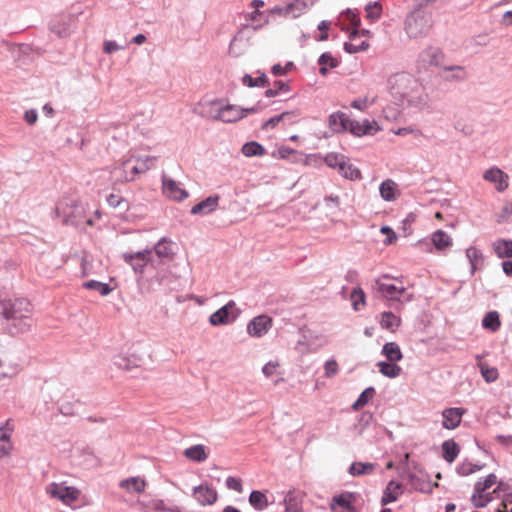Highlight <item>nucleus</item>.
<instances>
[{
	"label": "nucleus",
	"mask_w": 512,
	"mask_h": 512,
	"mask_svg": "<svg viewBox=\"0 0 512 512\" xmlns=\"http://www.w3.org/2000/svg\"><path fill=\"white\" fill-rule=\"evenodd\" d=\"M249 503L257 511L265 510L269 504L266 495L259 490H253L250 493Z\"/></svg>",
	"instance_id": "2f4dec72"
},
{
	"label": "nucleus",
	"mask_w": 512,
	"mask_h": 512,
	"mask_svg": "<svg viewBox=\"0 0 512 512\" xmlns=\"http://www.w3.org/2000/svg\"><path fill=\"white\" fill-rule=\"evenodd\" d=\"M154 508L158 511H166V512H182V510L178 506H167L163 500H159L154 504Z\"/></svg>",
	"instance_id": "774afa93"
},
{
	"label": "nucleus",
	"mask_w": 512,
	"mask_h": 512,
	"mask_svg": "<svg viewBox=\"0 0 512 512\" xmlns=\"http://www.w3.org/2000/svg\"><path fill=\"white\" fill-rule=\"evenodd\" d=\"M481 375L487 383L495 382L499 376L496 368L482 367Z\"/></svg>",
	"instance_id": "bf43d9fd"
},
{
	"label": "nucleus",
	"mask_w": 512,
	"mask_h": 512,
	"mask_svg": "<svg viewBox=\"0 0 512 512\" xmlns=\"http://www.w3.org/2000/svg\"><path fill=\"white\" fill-rule=\"evenodd\" d=\"M122 258L135 273L142 274L148 263L152 261V250L144 249L134 253H123Z\"/></svg>",
	"instance_id": "1a4fd4ad"
},
{
	"label": "nucleus",
	"mask_w": 512,
	"mask_h": 512,
	"mask_svg": "<svg viewBox=\"0 0 512 512\" xmlns=\"http://www.w3.org/2000/svg\"><path fill=\"white\" fill-rule=\"evenodd\" d=\"M134 159L135 155H132L127 160L123 161L121 166L115 167L110 171V174L115 179L116 183L133 181L135 176L141 173L139 165Z\"/></svg>",
	"instance_id": "6e6552de"
},
{
	"label": "nucleus",
	"mask_w": 512,
	"mask_h": 512,
	"mask_svg": "<svg viewBox=\"0 0 512 512\" xmlns=\"http://www.w3.org/2000/svg\"><path fill=\"white\" fill-rule=\"evenodd\" d=\"M441 447L444 460L448 463L454 462L460 452L459 445L453 439H449L444 441Z\"/></svg>",
	"instance_id": "cd10ccee"
},
{
	"label": "nucleus",
	"mask_w": 512,
	"mask_h": 512,
	"mask_svg": "<svg viewBox=\"0 0 512 512\" xmlns=\"http://www.w3.org/2000/svg\"><path fill=\"white\" fill-rule=\"evenodd\" d=\"M482 469L481 465L473 464L470 462H463L457 467V473L461 476L471 475Z\"/></svg>",
	"instance_id": "864d4df0"
},
{
	"label": "nucleus",
	"mask_w": 512,
	"mask_h": 512,
	"mask_svg": "<svg viewBox=\"0 0 512 512\" xmlns=\"http://www.w3.org/2000/svg\"><path fill=\"white\" fill-rule=\"evenodd\" d=\"M338 171L346 179L352 181L361 179L360 170L351 163H349V161L346 158L344 159V162H342V165L340 166Z\"/></svg>",
	"instance_id": "c9c22d12"
},
{
	"label": "nucleus",
	"mask_w": 512,
	"mask_h": 512,
	"mask_svg": "<svg viewBox=\"0 0 512 512\" xmlns=\"http://www.w3.org/2000/svg\"><path fill=\"white\" fill-rule=\"evenodd\" d=\"M329 127L335 133H342L349 131L356 137L362 136H373L375 135L381 128L375 120L364 119L362 123L356 120H352L349 116L341 111H337L332 113L329 116Z\"/></svg>",
	"instance_id": "f03ea898"
},
{
	"label": "nucleus",
	"mask_w": 512,
	"mask_h": 512,
	"mask_svg": "<svg viewBox=\"0 0 512 512\" xmlns=\"http://www.w3.org/2000/svg\"><path fill=\"white\" fill-rule=\"evenodd\" d=\"M193 495L201 506L212 505L217 501L218 495L214 488L199 485L193 488Z\"/></svg>",
	"instance_id": "dca6fc26"
},
{
	"label": "nucleus",
	"mask_w": 512,
	"mask_h": 512,
	"mask_svg": "<svg viewBox=\"0 0 512 512\" xmlns=\"http://www.w3.org/2000/svg\"><path fill=\"white\" fill-rule=\"evenodd\" d=\"M430 29V20L421 10H414L405 20V31L410 38L425 36Z\"/></svg>",
	"instance_id": "39448f33"
},
{
	"label": "nucleus",
	"mask_w": 512,
	"mask_h": 512,
	"mask_svg": "<svg viewBox=\"0 0 512 512\" xmlns=\"http://www.w3.org/2000/svg\"><path fill=\"white\" fill-rule=\"evenodd\" d=\"M346 157L342 154L338 153H328L326 157L324 158V162L326 165L330 168H337L339 169L342 165V162H344V159Z\"/></svg>",
	"instance_id": "603ef678"
},
{
	"label": "nucleus",
	"mask_w": 512,
	"mask_h": 512,
	"mask_svg": "<svg viewBox=\"0 0 512 512\" xmlns=\"http://www.w3.org/2000/svg\"><path fill=\"white\" fill-rule=\"evenodd\" d=\"M240 313L241 311L236 307V303L233 300H230L210 315L209 323L212 326L227 325L234 322Z\"/></svg>",
	"instance_id": "0eeeda50"
},
{
	"label": "nucleus",
	"mask_w": 512,
	"mask_h": 512,
	"mask_svg": "<svg viewBox=\"0 0 512 512\" xmlns=\"http://www.w3.org/2000/svg\"><path fill=\"white\" fill-rule=\"evenodd\" d=\"M226 486L228 489L234 490L238 493H241L243 490V485L240 479L235 478L233 476H229L226 479Z\"/></svg>",
	"instance_id": "680f3d73"
},
{
	"label": "nucleus",
	"mask_w": 512,
	"mask_h": 512,
	"mask_svg": "<svg viewBox=\"0 0 512 512\" xmlns=\"http://www.w3.org/2000/svg\"><path fill=\"white\" fill-rule=\"evenodd\" d=\"M454 128L465 136H469L473 133V126L463 120H457L454 124Z\"/></svg>",
	"instance_id": "052dcab7"
},
{
	"label": "nucleus",
	"mask_w": 512,
	"mask_h": 512,
	"mask_svg": "<svg viewBox=\"0 0 512 512\" xmlns=\"http://www.w3.org/2000/svg\"><path fill=\"white\" fill-rule=\"evenodd\" d=\"M290 115L291 114H289V113H281L279 115L273 116V117L269 118L268 120H266L262 124L261 128L263 130L273 129L276 127L277 124L282 122V120H285V118H287Z\"/></svg>",
	"instance_id": "4d7b16f0"
},
{
	"label": "nucleus",
	"mask_w": 512,
	"mask_h": 512,
	"mask_svg": "<svg viewBox=\"0 0 512 512\" xmlns=\"http://www.w3.org/2000/svg\"><path fill=\"white\" fill-rule=\"evenodd\" d=\"M409 106L424 109L428 107V94L424 92L423 87L417 93H412L411 96L405 99Z\"/></svg>",
	"instance_id": "7c9ffc66"
},
{
	"label": "nucleus",
	"mask_w": 512,
	"mask_h": 512,
	"mask_svg": "<svg viewBox=\"0 0 512 512\" xmlns=\"http://www.w3.org/2000/svg\"><path fill=\"white\" fill-rule=\"evenodd\" d=\"M241 151L246 157L262 156L265 154V148L263 145L256 141L245 143L242 146Z\"/></svg>",
	"instance_id": "ea45409f"
},
{
	"label": "nucleus",
	"mask_w": 512,
	"mask_h": 512,
	"mask_svg": "<svg viewBox=\"0 0 512 512\" xmlns=\"http://www.w3.org/2000/svg\"><path fill=\"white\" fill-rule=\"evenodd\" d=\"M396 184L394 181L387 179L379 186L380 196L385 201H392L395 199Z\"/></svg>",
	"instance_id": "79ce46f5"
},
{
	"label": "nucleus",
	"mask_w": 512,
	"mask_h": 512,
	"mask_svg": "<svg viewBox=\"0 0 512 512\" xmlns=\"http://www.w3.org/2000/svg\"><path fill=\"white\" fill-rule=\"evenodd\" d=\"M115 365H117L120 369L131 370L135 364H132L131 359L124 356H117L114 360Z\"/></svg>",
	"instance_id": "e2e57ef3"
},
{
	"label": "nucleus",
	"mask_w": 512,
	"mask_h": 512,
	"mask_svg": "<svg viewBox=\"0 0 512 512\" xmlns=\"http://www.w3.org/2000/svg\"><path fill=\"white\" fill-rule=\"evenodd\" d=\"M352 25V27L359 28L361 26L360 12L357 9L347 8L341 13Z\"/></svg>",
	"instance_id": "3c124183"
},
{
	"label": "nucleus",
	"mask_w": 512,
	"mask_h": 512,
	"mask_svg": "<svg viewBox=\"0 0 512 512\" xmlns=\"http://www.w3.org/2000/svg\"><path fill=\"white\" fill-rule=\"evenodd\" d=\"M183 455L187 459L198 463L205 461L208 457L205 446L202 444H196L186 448L183 452Z\"/></svg>",
	"instance_id": "a878e982"
},
{
	"label": "nucleus",
	"mask_w": 512,
	"mask_h": 512,
	"mask_svg": "<svg viewBox=\"0 0 512 512\" xmlns=\"http://www.w3.org/2000/svg\"><path fill=\"white\" fill-rule=\"evenodd\" d=\"M336 506L344 509H352V494L342 493L332 498L330 508L333 512H336Z\"/></svg>",
	"instance_id": "4c0bfd02"
},
{
	"label": "nucleus",
	"mask_w": 512,
	"mask_h": 512,
	"mask_svg": "<svg viewBox=\"0 0 512 512\" xmlns=\"http://www.w3.org/2000/svg\"><path fill=\"white\" fill-rule=\"evenodd\" d=\"M466 257L471 266L470 273L473 275L477 269L476 261L483 257L482 252L479 249L471 246L466 249Z\"/></svg>",
	"instance_id": "09e8293b"
},
{
	"label": "nucleus",
	"mask_w": 512,
	"mask_h": 512,
	"mask_svg": "<svg viewBox=\"0 0 512 512\" xmlns=\"http://www.w3.org/2000/svg\"><path fill=\"white\" fill-rule=\"evenodd\" d=\"M380 231L382 234H386L387 236L384 240V244L389 245L396 241L397 235L391 227L383 226Z\"/></svg>",
	"instance_id": "69168bd1"
},
{
	"label": "nucleus",
	"mask_w": 512,
	"mask_h": 512,
	"mask_svg": "<svg viewBox=\"0 0 512 512\" xmlns=\"http://www.w3.org/2000/svg\"><path fill=\"white\" fill-rule=\"evenodd\" d=\"M250 24L243 25L236 35L232 38L229 44L228 52L233 57H239L244 54L248 47V40L251 35H246V31L249 30Z\"/></svg>",
	"instance_id": "9d476101"
},
{
	"label": "nucleus",
	"mask_w": 512,
	"mask_h": 512,
	"mask_svg": "<svg viewBox=\"0 0 512 512\" xmlns=\"http://www.w3.org/2000/svg\"><path fill=\"white\" fill-rule=\"evenodd\" d=\"M290 91V86L282 80H276L272 88L265 91V96L272 98L280 95L281 93H287Z\"/></svg>",
	"instance_id": "49530a36"
},
{
	"label": "nucleus",
	"mask_w": 512,
	"mask_h": 512,
	"mask_svg": "<svg viewBox=\"0 0 512 512\" xmlns=\"http://www.w3.org/2000/svg\"><path fill=\"white\" fill-rule=\"evenodd\" d=\"M318 64L320 66H329L330 68H336L339 65V61L335 59L330 52H324L318 58Z\"/></svg>",
	"instance_id": "13d9d810"
},
{
	"label": "nucleus",
	"mask_w": 512,
	"mask_h": 512,
	"mask_svg": "<svg viewBox=\"0 0 512 512\" xmlns=\"http://www.w3.org/2000/svg\"><path fill=\"white\" fill-rule=\"evenodd\" d=\"M162 185H163V192L169 198H171L175 201H178V202L183 201L189 196V193L185 189L180 188L178 186V184L176 183V181H174L172 179L163 178Z\"/></svg>",
	"instance_id": "6ab92c4d"
},
{
	"label": "nucleus",
	"mask_w": 512,
	"mask_h": 512,
	"mask_svg": "<svg viewBox=\"0 0 512 512\" xmlns=\"http://www.w3.org/2000/svg\"><path fill=\"white\" fill-rule=\"evenodd\" d=\"M431 240L437 250H443L452 245L451 237L440 229L432 234Z\"/></svg>",
	"instance_id": "473e14b6"
},
{
	"label": "nucleus",
	"mask_w": 512,
	"mask_h": 512,
	"mask_svg": "<svg viewBox=\"0 0 512 512\" xmlns=\"http://www.w3.org/2000/svg\"><path fill=\"white\" fill-rule=\"evenodd\" d=\"M403 489L404 486L402 483L397 482L395 480H390L387 483L385 489L383 490L381 504L385 506L395 502L399 498V496L402 495Z\"/></svg>",
	"instance_id": "a211bd4d"
},
{
	"label": "nucleus",
	"mask_w": 512,
	"mask_h": 512,
	"mask_svg": "<svg viewBox=\"0 0 512 512\" xmlns=\"http://www.w3.org/2000/svg\"><path fill=\"white\" fill-rule=\"evenodd\" d=\"M391 278L389 275H383L381 279L376 280L375 287L384 298L390 301H401V297L397 296V286L383 281V279Z\"/></svg>",
	"instance_id": "412c9836"
},
{
	"label": "nucleus",
	"mask_w": 512,
	"mask_h": 512,
	"mask_svg": "<svg viewBox=\"0 0 512 512\" xmlns=\"http://www.w3.org/2000/svg\"><path fill=\"white\" fill-rule=\"evenodd\" d=\"M483 178L486 181L495 183L496 184V190L498 192L505 191L508 188V186H509V182H508L509 177H508V175L506 173H504L501 169L497 168V167H492V168L486 170L484 175H483Z\"/></svg>",
	"instance_id": "2eb2a0df"
},
{
	"label": "nucleus",
	"mask_w": 512,
	"mask_h": 512,
	"mask_svg": "<svg viewBox=\"0 0 512 512\" xmlns=\"http://www.w3.org/2000/svg\"><path fill=\"white\" fill-rule=\"evenodd\" d=\"M325 375L327 377H333L338 372V364L336 360L330 359L325 363Z\"/></svg>",
	"instance_id": "0e129e2a"
},
{
	"label": "nucleus",
	"mask_w": 512,
	"mask_h": 512,
	"mask_svg": "<svg viewBox=\"0 0 512 512\" xmlns=\"http://www.w3.org/2000/svg\"><path fill=\"white\" fill-rule=\"evenodd\" d=\"M73 16H56L49 23V29L60 38H65L72 31Z\"/></svg>",
	"instance_id": "f8f14e48"
},
{
	"label": "nucleus",
	"mask_w": 512,
	"mask_h": 512,
	"mask_svg": "<svg viewBox=\"0 0 512 512\" xmlns=\"http://www.w3.org/2000/svg\"><path fill=\"white\" fill-rule=\"evenodd\" d=\"M119 486L130 493H141L145 489L146 482L140 477H130L121 480Z\"/></svg>",
	"instance_id": "bb28decb"
},
{
	"label": "nucleus",
	"mask_w": 512,
	"mask_h": 512,
	"mask_svg": "<svg viewBox=\"0 0 512 512\" xmlns=\"http://www.w3.org/2000/svg\"><path fill=\"white\" fill-rule=\"evenodd\" d=\"M374 394H375V388L372 386L367 387L360 393L357 400L352 404V408L354 410H358V409L364 407L373 398Z\"/></svg>",
	"instance_id": "37998d69"
},
{
	"label": "nucleus",
	"mask_w": 512,
	"mask_h": 512,
	"mask_svg": "<svg viewBox=\"0 0 512 512\" xmlns=\"http://www.w3.org/2000/svg\"><path fill=\"white\" fill-rule=\"evenodd\" d=\"M377 366L380 373L388 378H396L401 372V367L396 362L380 361L377 363Z\"/></svg>",
	"instance_id": "72a5a7b5"
},
{
	"label": "nucleus",
	"mask_w": 512,
	"mask_h": 512,
	"mask_svg": "<svg viewBox=\"0 0 512 512\" xmlns=\"http://www.w3.org/2000/svg\"><path fill=\"white\" fill-rule=\"evenodd\" d=\"M364 10L366 12V19L374 23L381 18L382 4L380 1L369 2L365 5Z\"/></svg>",
	"instance_id": "e433bc0d"
},
{
	"label": "nucleus",
	"mask_w": 512,
	"mask_h": 512,
	"mask_svg": "<svg viewBox=\"0 0 512 512\" xmlns=\"http://www.w3.org/2000/svg\"><path fill=\"white\" fill-rule=\"evenodd\" d=\"M376 467H377L376 463L353 462L348 469V473L353 477L370 475L374 472Z\"/></svg>",
	"instance_id": "393cba45"
},
{
	"label": "nucleus",
	"mask_w": 512,
	"mask_h": 512,
	"mask_svg": "<svg viewBox=\"0 0 512 512\" xmlns=\"http://www.w3.org/2000/svg\"><path fill=\"white\" fill-rule=\"evenodd\" d=\"M352 306L355 311H359L360 305L365 304V293L360 287H355L351 292Z\"/></svg>",
	"instance_id": "8fccbe9b"
},
{
	"label": "nucleus",
	"mask_w": 512,
	"mask_h": 512,
	"mask_svg": "<svg viewBox=\"0 0 512 512\" xmlns=\"http://www.w3.org/2000/svg\"><path fill=\"white\" fill-rule=\"evenodd\" d=\"M120 49H123V46H119L114 40H107L103 43V51L105 54H112Z\"/></svg>",
	"instance_id": "338daca9"
},
{
	"label": "nucleus",
	"mask_w": 512,
	"mask_h": 512,
	"mask_svg": "<svg viewBox=\"0 0 512 512\" xmlns=\"http://www.w3.org/2000/svg\"><path fill=\"white\" fill-rule=\"evenodd\" d=\"M285 512H303L302 496L296 491H288L284 497Z\"/></svg>",
	"instance_id": "b1692460"
},
{
	"label": "nucleus",
	"mask_w": 512,
	"mask_h": 512,
	"mask_svg": "<svg viewBox=\"0 0 512 512\" xmlns=\"http://www.w3.org/2000/svg\"><path fill=\"white\" fill-rule=\"evenodd\" d=\"M243 118L244 113L241 111V107L233 104H227L220 107L217 114L214 116L215 120H219L224 123H234Z\"/></svg>",
	"instance_id": "ddd939ff"
},
{
	"label": "nucleus",
	"mask_w": 512,
	"mask_h": 512,
	"mask_svg": "<svg viewBox=\"0 0 512 512\" xmlns=\"http://www.w3.org/2000/svg\"><path fill=\"white\" fill-rule=\"evenodd\" d=\"M379 325L384 330L395 332L401 325V318L391 311H384L380 314Z\"/></svg>",
	"instance_id": "4be33fe9"
},
{
	"label": "nucleus",
	"mask_w": 512,
	"mask_h": 512,
	"mask_svg": "<svg viewBox=\"0 0 512 512\" xmlns=\"http://www.w3.org/2000/svg\"><path fill=\"white\" fill-rule=\"evenodd\" d=\"M381 353L388 359L390 362H398L402 360L403 354L401 352L400 346L395 342H387L384 344Z\"/></svg>",
	"instance_id": "c85d7f7f"
},
{
	"label": "nucleus",
	"mask_w": 512,
	"mask_h": 512,
	"mask_svg": "<svg viewBox=\"0 0 512 512\" xmlns=\"http://www.w3.org/2000/svg\"><path fill=\"white\" fill-rule=\"evenodd\" d=\"M0 316L4 330L12 336L30 331L34 324L31 303L25 298L0 300Z\"/></svg>",
	"instance_id": "f257e3e1"
},
{
	"label": "nucleus",
	"mask_w": 512,
	"mask_h": 512,
	"mask_svg": "<svg viewBox=\"0 0 512 512\" xmlns=\"http://www.w3.org/2000/svg\"><path fill=\"white\" fill-rule=\"evenodd\" d=\"M259 74V77L253 78L250 74H244L241 81L242 84L253 88V87H267L269 85V81L267 78V75L264 72H261L260 70L257 71Z\"/></svg>",
	"instance_id": "c756f323"
},
{
	"label": "nucleus",
	"mask_w": 512,
	"mask_h": 512,
	"mask_svg": "<svg viewBox=\"0 0 512 512\" xmlns=\"http://www.w3.org/2000/svg\"><path fill=\"white\" fill-rule=\"evenodd\" d=\"M170 244L171 242L166 237H163L155 244L153 249H151L152 253L155 252V254L161 259L168 258L173 254Z\"/></svg>",
	"instance_id": "a19ab883"
},
{
	"label": "nucleus",
	"mask_w": 512,
	"mask_h": 512,
	"mask_svg": "<svg viewBox=\"0 0 512 512\" xmlns=\"http://www.w3.org/2000/svg\"><path fill=\"white\" fill-rule=\"evenodd\" d=\"M492 248L498 258H512V240L497 239L492 243Z\"/></svg>",
	"instance_id": "5701e85b"
},
{
	"label": "nucleus",
	"mask_w": 512,
	"mask_h": 512,
	"mask_svg": "<svg viewBox=\"0 0 512 512\" xmlns=\"http://www.w3.org/2000/svg\"><path fill=\"white\" fill-rule=\"evenodd\" d=\"M421 83L409 73L401 72L391 76L388 79V87L393 95H398L405 100L412 93L421 90Z\"/></svg>",
	"instance_id": "20e7f679"
},
{
	"label": "nucleus",
	"mask_w": 512,
	"mask_h": 512,
	"mask_svg": "<svg viewBox=\"0 0 512 512\" xmlns=\"http://www.w3.org/2000/svg\"><path fill=\"white\" fill-rule=\"evenodd\" d=\"M409 454H405L404 461L401 462L398 468L399 477L406 482L410 487V491H417L424 494H431L433 488L438 486V483H432L427 473L423 471L420 465L412 462V471L408 465Z\"/></svg>",
	"instance_id": "7ed1b4c3"
},
{
	"label": "nucleus",
	"mask_w": 512,
	"mask_h": 512,
	"mask_svg": "<svg viewBox=\"0 0 512 512\" xmlns=\"http://www.w3.org/2000/svg\"><path fill=\"white\" fill-rule=\"evenodd\" d=\"M220 196L217 194L210 195L206 199L200 201L191 208L192 215H208L214 212L219 205Z\"/></svg>",
	"instance_id": "f3484780"
},
{
	"label": "nucleus",
	"mask_w": 512,
	"mask_h": 512,
	"mask_svg": "<svg viewBox=\"0 0 512 512\" xmlns=\"http://www.w3.org/2000/svg\"><path fill=\"white\" fill-rule=\"evenodd\" d=\"M272 327V318L267 315L254 317L247 325V333L256 338L264 336Z\"/></svg>",
	"instance_id": "9b49d317"
},
{
	"label": "nucleus",
	"mask_w": 512,
	"mask_h": 512,
	"mask_svg": "<svg viewBox=\"0 0 512 512\" xmlns=\"http://www.w3.org/2000/svg\"><path fill=\"white\" fill-rule=\"evenodd\" d=\"M83 287L88 290H95L102 296L108 295L112 288L107 283H103L97 280H89L83 283Z\"/></svg>",
	"instance_id": "c03bdc74"
},
{
	"label": "nucleus",
	"mask_w": 512,
	"mask_h": 512,
	"mask_svg": "<svg viewBox=\"0 0 512 512\" xmlns=\"http://www.w3.org/2000/svg\"><path fill=\"white\" fill-rule=\"evenodd\" d=\"M46 493L52 498L61 501L65 505L76 502L80 496V490L74 486H66L64 483L52 482L46 486Z\"/></svg>",
	"instance_id": "423d86ee"
},
{
	"label": "nucleus",
	"mask_w": 512,
	"mask_h": 512,
	"mask_svg": "<svg viewBox=\"0 0 512 512\" xmlns=\"http://www.w3.org/2000/svg\"><path fill=\"white\" fill-rule=\"evenodd\" d=\"M465 412V409L459 407H450L444 409L442 412V426L448 430L456 429L460 425L462 416L465 414Z\"/></svg>",
	"instance_id": "4468645a"
},
{
	"label": "nucleus",
	"mask_w": 512,
	"mask_h": 512,
	"mask_svg": "<svg viewBox=\"0 0 512 512\" xmlns=\"http://www.w3.org/2000/svg\"><path fill=\"white\" fill-rule=\"evenodd\" d=\"M497 481V477L494 473L489 474L486 476V478L482 481L479 480L474 485V490L476 493H484L487 489L491 488L492 485H494Z\"/></svg>",
	"instance_id": "de8ad7c7"
},
{
	"label": "nucleus",
	"mask_w": 512,
	"mask_h": 512,
	"mask_svg": "<svg viewBox=\"0 0 512 512\" xmlns=\"http://www.w3.org/2000/svg\"><path fill=\"white\" fill-rule=\"evenodd\" d=\"M490 501L491 497L489 496V494L485 495L484 493H476L475 490L471 496V502L473 506L476 508H484Z\"/></svg>",
	"instance_id": "5fc2aeb1"
},
{
	"label": "nucleus",
	"mask_w": 512,
	"mask_h": 512,
	"mask_svg": "<svg viewBox=\"0 0 512 512\" xmlns=\"http://www.w3.org/2000/svg\"><path fill=\"white\" fill-rule=\"evenodd\" d=\"M305 7L306 3L304 0H295L294 2L286 6V10H289V14H291L292 17L295 18L302 13Z\"/></svg>",
	"instance_id": "6e6d98bb"
},
{
	"label": "nucleus",
	"mask_w": 512,
	"mask_h": 512,
	"mask_svg": "<svg viewBox=\"0 0 512 512\" xmlns=\"http://www.w3.org/2000/svg\"><path fill=\"white\" fill-rule=\"evenodd\" d=\"M482 326L491 332H496L501 326L500 316L497 311H489L482 320Z\"/></svg>",
	"instance_id": "f704fd0d"
},
{
	"label": "nucleus",
	"mask_w": 512,
	"mask_h": 512,
	"mask_svg": "<svg viewBox=\"0 0 512 512\" xmlns=\"http://www.w3.org/2000/svg\"><path fill=\"white\" fill-rule=\"evenodd\" d=\"M106 202L111 208H119L121 213L129 210V201L118 194H109L106 196Z\"/></svg>",
	"instance_id": "58836bf2"
},
{
	"label": "nucleus",
	"mask_w": 512,
	"mask_h": 512,
	"mask_svg": "<svg viewBox=\"0 0 512 512\" xmlns=\"http://www.w3.org/2000/svg\"><path fill=\"white\" fill-rule=\"evenodd\" d=\"M444 59V54L438 47H428L419 54V60L424 64L440 67Z\"/></svg>",
	"instance_id": "aec40b11"
},
{
	"label": "nucleus",
	"mask_w": 512,
	"mask_h": 512,
	"mask_svg": "<svg viewBox=\"0 0 512 512\" xmlns=\"http://www.w3.org/2000/svg\"><path fill=\"white\" fill-rule=\"evenodd\" d=\"M134 160H136V162L138 163L140 172L144 173V172L148 171L149 169L155 167V164L157 162V157L150 156V155H143V156L135 155Z\"/></svg>",
	"instance_id": "a18cd8bd"
}]
</instances>
